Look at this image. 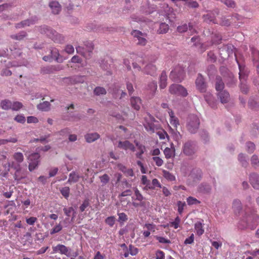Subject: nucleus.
<instances>
[{"instance_id":"1","label":"nucleus","mask_w":259,"mask_h":259,"mask_svg":"<svg viewBox=\"0 0 259 259\" xmlns=\"http://www.w3.org/2000/svg\"><path fill=\"white\" fill-rule=\"evenodd\" d=\"M246 219V221L242 220L240 222V229H243L248 227L250 229L253 230L259 223V216L256 214L248 216Z\"/></svg>"},{"instance_id":"2","label":"nucleus","mask_w":259,"mask_h":259,"mask_svg":"<svg viewBox=\"0 0 259 259\" xmlns=\"http://www.w3.org/2000/svg\"><path fill=\"white\" fill-rule=\"evenodd\" d=\"M85 48L78 46L76 48V52L80 54L87 59H89L91 56V53L94 50V45L92 42L87 41L85 42Z\"/></svg>"},{"instance_id":"3","label":"nucleus","mask_w":259,"mask_h":259,"mask_svg":"<svg viewBox=\"0 0 259 259\" xmlns=\"http://www.w3.org/2000/svg\"><path fill=\"white\" fill-rule=\"evenodd\" d=\"M142 59L141 57L135 55L133 54L130 56V58H125L124 59V64L126 66L128 70H131V67L130 66V62H132L133 66L134 69H137L140 70L141 69L140 66L137 64V62L140 63L142 62Z\"/></svg>"},{"instance_id":"4","label":"nucleus","mask_w":259,"mask_h":259,"mask_svg":"<svg viewBox=\"0 0 259 259\" xmlns=\"http://www.w3.org/2000/svg\"><path fill=\"white\" fill-rule=\"evenodd\" d=\"M199 123L198 117L196 115H191L188 119L187 128L190 133H195L198 128Z\"/></svg>"},{"instance_id":"5","label":"nucleus","mask_w":259,"mask_h":259,"mask_svg":"<svg viewBox=\"0 0 259 259\" xmlns=\"http://www.w3.org/2000/svg\"><path fill=\"white\" fill-rule=\"evenodd\" d=\"M184 69L180 66H177L171 71L169 78L174 81L181 82L184 79Z\"/></svg>"},{"instance_id":"6","label":"nucleus","mask_w":259,"mask_h":259,"mask_svg":"<svg viewBox=\"0 0 259 259\" xmlns=\"http://www.w3.org/2000/svg\"><path fill=\"white\" fill-rule=\"evenodd\" d=\"M155 121V118L149 114H148L147 116L144 117L143 125L147 132L151 133H154L155 130L154 124Z\"/></svg>"},{"instance_id":"7","label":"nucleus","mask_w":259,"mask_h":259,"mask_svg":"<svg viewBox=\"0 0 259 259\" xmlns=\"http://www.w3.org/2000/svg\"><path fill=\"white\" fill-rule=\"evenodd\" d=\"M169 92L171 94L181 95L183 97H186L188 95L186 89L180 84H171L169 88Z\"/></svg>"},{"instance_id":"8","label":"nucleus","mask_w":259,"mask_h":259,"mask_svg":"<svg viewBox=\"0 0 259 259\" xmlns=\"http://www.w3.org/2000/svg\"><path fill=\"white\" fill-rule=\"evenodd\" d=\"M40 155L38 153H33L29 155L28 159L30 161L28 165L29 171H32L36 169L39 163Z\"/></svg>"},{"instance_id":"9","label":"nucleus","mask_w":259,"mask_h":259,"mask_svg":"<svg viewBox=\"0 0 259 259\" xmlns=\"http://www.w3.org/2000/svg\"><path fill=\"white\" fill-rule=\"evenodd\" d=\"M196 150L195 144L193 142H186L183 147V153L187 156L193 155Z\"/></svg>"},{"instance_id":"10","label":"nucleus","mask_w":259,"mask_h":259,"mask_svg":"<svg viewBox=\"0 0 259 259\" xmlns=\"http://www.w3.org/2000/svg\"><path fill=\"white\" fill-rule=\"evenodd\" d=\"M117 147L125 151L129 150L132 152H135L136 150L134 145L128 140L119 141Z\"/></svg>"},{"instance_id":"11","label":"nucleus","mask_w":259,"mask_h":259,"mask_svg":"<svg viewBox=\"0 0 259 259\" xmlns=\"http://www.w3.org/2000/svg\"><path fill=\"white\" fill-rule=\"evenodd\" d=\"M196 86L197 89L201 93H204L206 91V84L204 81V79L201 74H199L197 76L196 81Z\"/></svg>"},{"instance_id":"12","label":"nucleus","mask_w":259,"mask_h":259,"mask_svg":"<svg viewBox=\"0 0 259 259\" xmlns=\"http://www.w3.org/2000/svg\"><path fill=\"white\" fill-rule=\"evenodd\" d=\"M53 253H60L61 254H64L69 256L70 254V249L64 245L59 244L52 247Z\"/></svg>"},{"instance_id":"13","label":"nucleus","mask_w":259,"mask_h":259,"mask_svg":"<svg viewBox=\"0 0 259 259\" xmlns=\"http://www.w3.org/2000/svg\"><path fill=\"white\" fill-rule=\"evenodd\" d=\"M143 229L146 230L142 231L143 235L144 238H147L150 235L151 232L155 231L156 226L153 224L146 223L143 226Z\"/></svg>"},{"instance_id":"14","label":"nucleus","mask_w":259,"mask_h":259,"mask_svg":"<svg viewBox=\"0 0 259 259\" xmlns=\"http://www.w3.org/2000/svg\"><path fill=\"white\" fill-rule=\"evenodd\" d=\"M134 192H135V198L133 197V199L138 200V201H140V202L137 203V202H134L133 203V205L135 207H138L139 206H144L145 204V203L142 201L144 199V197H143V195L141 194V193H140L139 190L137 188H134Z\"/></svg>"},{"instance_id":"15","label":"nucleus","mask_w":259,"mask_h":259,"mask_svg":"<svg viewBox=\"0 0 259 259\" xmlns=\"http://www.w3.org/2000/svg\"><path fill=\"white\" fill-rule=\"evenodd\" d=\"M44 32L54 41L57 42L59 39L61 37L56 31L52 30L46 27L45 28Z\"/></svg>"},{"instance_id":"16","label":"nucleus","mask_w":259,"mask_h":259,"mask_svg":"<svg viewBox=\"0 0 259 259\" xmlns=\"http://www.w3.org/2000/svg\"><path fill=\"white\" fill-rule=\"evenodd\" d=\"M132 35L135 38H137L138 41V44L141 46H145L147 44L146 39L143 37L144 34L138 30H134L132 32Z\"/></svg>"},{"instance_id":"17","label":"nucleus","mask_w":259,"mask_h":259,"mask_svg":"<svg viewBox=\"0 0 259 259\" xmlns=\"http://www.w3.org/2000/svg\"><path fill=\"white\" fill-rule=\"evenodd\" d=\"M9 166L14 169L16 171L14 175V178L15 180L17 182L20 181L22 179L24 178V177L20 176V172L21 170L20 165L19 164H15V162L13 161L11 164L9 163Z\"/></svg>"},{"instance_id":"18","label":"nucleus","mask_w":259,"mask_h":259,"mask_svg":"<svg viewBox=\"0 0 259 259\" xmlns=\"http://www.w3.org/2000/svg\"><path fill=\"white\" fill-rule=\"evenodd\" d=\"M218 11H215L214 12H209L206 15H204L203 17L204 21L210 23H217V22L215 19V16L218 15Z\"/></svg>"},{"instance_id":"19","label":"nucleus","mask_w":259,"mask_h":259,"mask_svg":"<svg viewBox=\"0 0 259 259\" xmlns=\"http://www.w3.org/2000/svg\"><path fill=\"white\" fill-rule=\"evenodd\" d=\"M189 29V32L193 34L196 32L195 30L193 28L192 24L189 23L188 26L186 24H183L177 27V30L180 33H183L187 31Z\"/></svg>"},{"instance_id":"20","label":"nucleus","mask_w":259,"mask_h":259,"mask_svg":"<svg viewBox=\"0 0 259 259\" xmlns=\"http://www.w3.org/2000/svg\"><path fill=\"white\" fill-rule=\"evenodd\" d=\"M117 167L121 171L125 176L126 177H133L134 175V171L133 169L129 168L126 167L125 165L119 163L117 165Z\"/></svg>"},{"instance_id":"21","label":"nucleus","mask_w":259,"mask_h":259,"mask_svg":"<svg viewBox=\"0 0 259 259\" xmlns=\"http://www.w3.org/2000/svg\"><path fill=\"white\" fill-rule=\"evenodd\" d=\"M130 102L132 108L137 111L140 110L142 102L139 97H133L131 98Z\"/></svg>"},{"instance_id":"22","label":"nucleus","mask_w":259,"mask_h":259,"mask_svg":"<svg viewBox=\"0 0 259 259\" xmlns=\"http://www.w3.org/2000/svg\"><path fill=\"white\" fill-rule=\"evenodd\" d=\"M134 143L139 150V152H137L136 154V157L139 159H142L143 154L146 151V147L144 145L137 141H135Z\"/></svg>"},{"instance_id":"23","label":"nucleus","mask_w":259,"mask_h":259,"mask_svg":"<svg viewBox=\"0 0 259 259\" xmlns=\"http://www.w3.org/2000/svg\"><path fill=\"white\" fill-rule=\"evenodd\" d=\"M168 114L170 117L169 122L170 124L174 126V128L177 129L178 126L179 125V120L178 118L175 116L174 112L172 110L168 109Z\"/></svg>"},{"instance_id":"24","label":"nucleus","mask_w":259,"mask_h":259,"mask_svg":"<svg viewBox=\"0 0 259 259\" xmlns=\"http://www.w3.org/2000/svg\"><path fill=\"white\" fill-rule=\"evenodd\" d=\"M249 181L252 187L256 189H259V176L255 174L250 175Z\"/></svg>"},{"instance_id":"25","label":"nucleus","mask_w":259,"mask_h":259,"mask_svg":"<svg viewBox=\"0 0 259 259\" xmlns=\"http://www.w3.org/2000/svg\"><path fill=\"white\" fill-rule=\"evenodd\" d=\"M218 96L222 103H226L230 100V95L225 90L219 92L218 94Z\"/></svg>"},{"instance_id":"26","label":"nucleus","mask_w":259,"mask_h":259,"mask_svg":"<svg viewBox=\"0 0 259 259\" xmlns=\"http://www.w3.org/2000/svg\"><path fill=\"white\" fill-rule=\"evenodd\" d=\"M194 229L196 234L199 236H201L204 232V224L200 222H197L195 224Z\"/></svg>"},{"instance_id":"27","label":"nucleus","mask_w":259,"mask_h":259,"mask_svg":"<svg viewBox=\"0 0 259 259\" xmlns=\"http://www.w3.org/2000/svg\"><path fill=\"white\" fill-rule=\"evenodd\" d=\"M85 139L88 143H92L98 140L100 138V135L97 133H89L85 135Z\"/></svg>"},{"instance_id":"28","label":"nucleus","mask_w":259,"mask_h":259,"mask_svg":"<svg viewBox=\"0 0 259 259\" xmlns=\"http://www.w3.org/2000/svg\"><path fill=\"white\" fill-rule=\"evenodd\" d=\"M49 6L54 14H58L61 11V6L57 2L53 1L51 2Z\"/></svg>"},{"instance_id":"29","label":"nucleus","mask_w":259,"mask_h":259,"mask_svg":"<svg viewBox=\"0 0 259 259\" xmlns=\"http://www.w3.org/2000/svg\"><path fill=\"white\" fill-rule=\"evenodd\" d=\"M141 183L145 185L144 189L145 190H153L154 187L151 186L150 180H148L147 177L145 175H143L141 177Z\"/></svg>"},{"instance_id":"30","label":"nucleus","mask_w":259,"mask_h":259,"mask_svg":"<svg viewBox=\"0 0 259 259\" xmlns=\"http://www.w3.org/2000/svg\"><path fill=\"white\" fill-rule=\"evenodd\" d=\"M167 85V75L165 71H162L160 76L159 87L160 89H164Z\"/></svg>"},{"instance_id":"31","label":"nucleus","mask_w":259,"mask_h":259,"mask_svg":"<svg viewBox=\"0 0 259 259\" xmlns=\"http://www.w3.org/2000/svg\"><path fill=\"white\" fill-rule=\"evenodd\" d=\"M50 54L51 57H52V59L53 60H55L58 62H61L62 61V59L59 58L60 54L58 49L56 48H53L51 50Z\"/></svg>"},{"instance_id":"32","label":"nucleus","mask_w":259,"mask_h":259,"mask_svg":"<svg viewBox=\"0 0 259 259\" xmlns=\"http://www.w3.org/2000/svg\"><path fill=\"white\" fill-rule=\"evenodd\" d=\"M13 158L15 160L16 163L15 164H19L22 163L24 160V156L21 152H15L13 155Z\"/></svg>"},{"instance_id":"33","label":"nucleus","mask_w":259,"mask_h":259,"mask_svg":"<svg viewBox=\"0 0 259 259\" xmlns=\"http://www.w3.org/2000/svg\"><path fill=\"white\" fill-rule=\"evenodd\" d=\"M12 102L9 100H4L1 102V107L4 110H8L11 109Z\"/></svg>"},{"instance_id":"34","label":"nucleus","mask_w":259,"mask_h":259,"mask_svg":"<svg viewBox=\"0 0 259 259\" xmlns=\"http://www.w3.org/2000/svg\"><path fill=\"white\" fill-rule=\"evenodd\" d=\"M224 88V83L220 76L216 77L215 89L217 91H223Z\"/></svg>"},{"instance_id":"35","label":"nucleus","mask_w":259,"mask_h":259,"mask_svg":"<svg viewBox=\"0 0 259 259\" xmlns=\"http://www.w3.org/2000/svg\"><path fill=\"white\" fill-rule=\"evenodd\" d=\"M157 68L156 66L153 65L152 64H149L147 65L145 68V71L146 73L150 75L154 74Z\"/></svg>"},{"instance_id":"36","label":"nucleus","mask_w":259,"mask_h":259,"mask_svg":"<svg viewBox=\"0 0 259 259\" xmlns=\"http://www.w3.org/2000/svg\"><path fill=\"white\" fill-rule=\"evenodd\" d=\"M232 207L236 214L239 213L240 211L242 209L240 201L239 200H235L233 201Z\"/></svg>"},{"instance_id":"37","label":"nucleus","mask_w":259,"mask_h":259,"mask_svg":"<svg viewBox=\"0 0 259 259\" xmlns=\"http://www.w3.org/2000/svg\"><path fill=\"white\" fill-rule=\"evenodd\" d=\"M175 149L174 148H168L166 147L164 150V154L165 155V158L167 159H169L171 158L175 155Z\"/></svg>"},{"instance_id":"38","label":"nucleus","mask_w":259,"mask_h":259,"mask_svg":"<svg viewBox=\"0 0 259 259\" xmlns=\"http://www.w3.org/2000/svg\"><path fill=\"white\" fill-rule=\"evenodd\" d=\"M181 223V219L179 217H177L174 221L170 222L167 224V226L170 228H174L176 229L180 227V224Z\"/></svg>"},{"instance_id":"39","label":"nucleus","mask_w":259,"mask_h":259,"mask_svg":"<svg viewBox=\"0 0 259 259\" xmlns=\"http://www.w3.org/2000/svg\"><path fill=\"white\" fill-rule=\"evenodd\" d=\"M79 175L75 172L73 171L69 174L68 182L69 183H74L77 182L79 179Z\"/></svg>"},{"instance_id":"40","label":"nucleus","mask_w":259,"mask_h":259,"mask_svg":"<svg viewBox=\"0 0 259 259\" xmlns=\"http://www.w3.org/2000/svg\"><path fill=\"white\" fill-rule=\"evenodd\" d=\"M27 36V33L25 31H21L17 34H13L10 36L11 38L14 39L21 40Z\"/></svg>"},{"instance_id":"41","label":"nucleus","mask_w":259,"mask_h":259,"mask_svg":"<svg viewBox=\"0 0 259 259\" xmlns=\"http://www.w3.org/2000/svg\"><path fill=\"white\" fill-rule=\"evenodd\" d=\"M169 30V26L165 23H161L160 24L159 28L157 32L159 34L166 33Z\"/></svg>"},{"instance_id":"42","label":"nucleus","mask_w":259,"mask_h":259,"mask_svg":"<svg viewBox=\"0 0 259 259\" xmlns=\"http://www.w3.org/2000/svg\"><path fill=\"white\" fill-rule=\"evenodd\" d=\"M32 24H33V22L31 20H26L21 22L20 23L16 24V27L17 28H21L27 26H29Z\"/></svg>"},{"instance_id":"43","label":"nucleus","mask_w":259,"mask_h":259,"mask_svg":"<svg viewBox=\"0 0 259 259\" xmlns=\"http://www.w3.org/2000/svg\"><path fill=\"white\" fill-rule=\"evenodd\" d=\"M50 103L48 101H45L37 105V108L42 111H48L50 109Z\"/></svg>"},{"instance_id":"44","label":"nucleus","mask_w":259,"mask_h":259,"mask_svg":"<svg viewBox=\"0 0 259 259\" xmlns=\"http://www.w3.org/2000/svg\"><path fill=\"white\" fill-rule=\"evenodd\" d=\"M94 93L96 95L100 96L105 95L107 92L105 88L101 87H97L94 89Z\"/></svg>"},{"instance_id":"45","label":"nucleus","mask_w":259,"mask_h":259,"mask_svg":"<svg viewBox=\"0 0 259 259\" xmlns=\"http://www.w3.org/2000/svg\"><path fill=\"white\" fill-rule=\"evenodd\" d=\"M162 172L163 177L167 180L174 181L176 180L175 176L169 171L163 170Z\"/></svg>"},{"instance_id":"46","label":"nucleus","mask_w":259,"mask_h":259,"mask_svg":"<svg viewBox=\"0 0 259 259\" xmlns=\"http://www.w3.org/2000/svg\"><path fill=\"white\" fill-rule=\"evenodd\" d=\"M99 179L101 181V183H102V186L106 185L110 181V177L106 174H105L103 175L100 176Z\"/></svg>"},{"instance_id":"47","label":"nucleus","mask_w":259,"mask_h":259,"mask_svg":"<svg viewBox=\"0 0 259 259\" xmlns=\"http://www.w3.org/2000/svg\"><path fill=\"white\" fill-rule=\"evenodd\" d=\"M187 202L188 205H192L194 204H198L200 203V201L197 200L196 198L189 196L187 198Z\"/></svg>"},{"instance_id":"48","label":"nucleus","mask_w":259,"mask_h":259,"mask_svg":"<svg viewBox=\"0 0 259 259\" xmlns=\"http://www.w3.org/2000/svg\"><path fill=\"white\" fill-rule=\"evenodd\" d=\"M191 175L193 178L199 179L201 177L202 172L199 169H194L192 171Z\"/></svg>"},{"instance_id":"49","label":"nucleus","mask_w":259,"mask_h":259,"mask_svg":"<svg viewBox=\"0 0 259 259\" xmlns=\"http://www.w3.org/2000/svg\"><path fill=\"white\" fill-rule=\"evenodd\" d=\"M62 226L60 223L56 224L50 231V234L53 235L55 233H58L62 230Z\"/></svg>"},{"instance_id":"50","label":"nucleus","mask_w":259,"mask_h":259,"mask_svg":"<svg viewBox=\"0 0 259 259\" xmlns=\"http://www.w3.org/2000/svg\"><path fill=\"white\" fill-rule=\"evenodd\" d=\"M239 78L240 80V81H245L247 78V74L244 71L243 69H242L240 65H239Z\"/></svg>"},{"instance_id":"51","label":"nucleus","mask_w":259,"mask_h":259,"mask_svg":"<svg viewBox=\"0 0 259 259\" xmlns=\"http://www.w3.org/2000/svg\"><path fill=\"white\" fill-rule=\"evenodd\" d=\"M157 83L156 81L151 82L148 85V90L153 94L157 90Z\"/></svg>"},{"instance_id":"52","label":"nucleus","mask_w":259,"mask_h":259,"mask_svg":"<svg viewBox=\"0 0 259 259\" xmlns=\"http://www.w3.org/2000/svg\"><path fill=\"white\" fill-rule=\"evenodd\" d=\"M252 58L254 64L256 66H259V52L254 51L252 53Z\"/></svg>"},{"instance_id":"53","label":"nucleus","mask_w":259,"mask_h":259,"mask_svg":"<svg viewBox=\"0 0 259 259\" xmlns=\"http://www.w3.org/2000/svg\"><path fill=\"white\" fill-rule=\"evenodd\" d=\"M178 205V211L180 214H182L183 212L185 206H186V203L185 202H182L178 201L177 202Z\"/></svg>"},{"instance_id":"54","label":"nucleus","mask_w":259,"mask_h":259,"mask_svg":"<svg viewBox=\"0 0 259 259\" xmlns=\"http://www.w3.org/2000/svg\"><path fill=\"white\" fill-rule=\"evenodd\" d=\"M61 194L66 199H67L70 194V189L68 187L63 188L61 190Z\"/></svg>"},{"instance_id":"55","label":"nucleus","mask_w":259,"mask_h":259,"mask_svg":"<svg viewBox=\"0 0 259 259\" xmlns=\"http://www.w3.org/2000/svg\"><path fill=\"white\" fill-rule=\"evenodd\" d=\"M115 222V218L114 216L109 217L105 220V223L110 227H113Z\"/></svg>"},{"instance_id":"56","label":"nucleus","mask_w":259,"mask_h":259,"mask_svg":"<svg viewBox=\"0 0 259 259\" xmlns=\"http://www.w3.org/2000/svg\"><path fill=\"white\" fill-rule=\"evenodd\" d=\"M90 202L88 199H85L83 201L82 204L79 207V210L81 212H83L89 206Z\"/></svg>"},{"instance_id":"57","label":"nucleus","mask_w":259,"mask_h":259,"mask_svg":"<svg viewBox=\"0 0 259 259\" xmlns=\"http://www.w3.org/2000/svg\"><path fill=\"white\" fill-rule=\"evenodd\" d=\"M23 106L22 104L19 102H12V106L11 109L13 110L17 111L20 109Z\"/></svg>"},{"instance_id":"58","label":"nucleus","mask_w":259,"mask_h":259,"mask_svg":"<svg viewBox=\"0 0 259 259\" xmlns=\"http://www.w3.org/2000/svg\"><path fill=\"white\" fill-rule=\"evenodd\" d=\"M221 2L226 5L227 7L230 8H234L235 7V3L232 0H220Z\"/></svg>"},{"instance_id":"59","label":"nucleus","mask_w":259,"mask_h":259,"mask_svg":"<svg viewBox=\"0 0 259 259\" xmlns=\"http://www.w3.org/2000/svg\"><path fill=\"white\" fill-rule=\"evenodd\" d=\"M152 160L155 163V164L158 166H161L163 164V160L159 157H153Z\"/></svg>"},{"instance_id":"60","label":"nucleus","mask_w":259,"mask_h":259,"mask_svg":"<svg viewBox=\"0 0 259 259\" xmlns=\"http://www.w3.org/2000/svg\"><path fill=\"white\" fill-rule=\"evenodd\" d=\"M156 259H165V253L163 251L158 250L155 252Z\"/></svg>"},{"instance_id":"61","label":"nucleus","mask_w":259,"mask_h":259,"mask_svg":"<svg viewBox=\"0 0 259 259\" xmlns=\"http://www.w3.org/2000/svg\"><path fill=\"white\" fill-rule=\"evenodd\" d=\"M246 150L249 153H252L255 149L254 144L250 142H247L246 143Z\"/></svg>"},{"instance_id":"62","label":"nucleus","mask_w":259,"mask_h":259,"mask_svg":"<svg viewBox=\"0 0 259 259\" xmlns=\"http://www.w3.org/2000/svg\"><path fill=\"white\" fill-rule=\"evenodd\" d=\"M128 251L132 255H135L138 252V249L132 245H129Z\"/></svg>"},{"instance_id":"63","label":"nucleus","mask_w":259,"mask_h":259,"mask_svg":"<svg viewBox=\"0 0 259 259\" xmlns=\"http://www.w3.org/2000/svg\"><path fill=\"white\" fill-rule=\"evenodd\" d=\"M157 134L158 135L159 139L161 140L165 139L166 137H168L167 133L163 130L158 131Z\"/></svg>"},{"instance_id":"64","label":"nucleus","mask_w":259,"mask_h":259,"mask_svg":"<svg viewBox=\"0 0 259 259\" xmlns=\"http://www.w3.org/2000/svg\"><path fill=\"white\" fill-rule=\"evenodd\" d=\"M119 216L118 221L119 222H125L127 220V217L126 214L123 212L118 213Z\"/></svg>"}]
</instances>
